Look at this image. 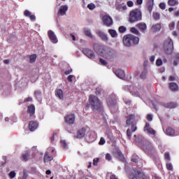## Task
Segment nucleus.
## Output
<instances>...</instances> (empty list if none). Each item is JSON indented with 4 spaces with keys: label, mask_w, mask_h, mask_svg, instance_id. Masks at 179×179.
Segmentation results:
<instances>
[{
    "label": "nucleus",
    "mask_w": 179,
    "mask_h": 179,
    "mask_svg": "<svg viewBox=\"0 0 179 179\" xmlns=\"http://www.w3.org/2000/svg\"><path fill=\"white\" fill-rule=\"evenodd\" d=\"M89 103L93 111H101L103 108L100 99L95 95L91 94L89 96Z\"/></svg>",
    "instance_id": "f257e3e1"
},
{
    "label": "nucleus",
    "mask_w": 179,
    "mask_h": 179,
    "mask_svg": "<svg viewBox=\"0 0 179 179\" xmlns=\"http://www.w3.org/2000/svg\"><path fill=\"white\" fill-rule=\"evenodd\" d=\"M106 160H108V162H110V160H111V155L110 153H107L106 155Z\"/></svg>",
    "instance_id": "4d7b16f0"
},
{
    "label": "nucleus",
    "mask_w": 179,
    "mask_h": 179,
    "mask_svg": "<svg viewBox=\"0 0 179 179\" xmlns=\"http://www.w3.org/2000/svg\"><path fill=\"white\" fill-rule=\"evenodd\" d=\"M60 143L62 146H63V148H68V144L66 143V141H65L64 140H62L60 141Z\"/></svg>",
    "instance_id": "49530a36"
},
{
    "label": "nucleus",
    "mask_w": 179,
    "mask_h": 179,
    "mask_svg": "<svg viewBox=\"0 0 179 179\" xmlns=\"http://www.w3.org/2000/svg\"><path fill=\"white\" fill-rule=\"evenodd\" d=\"M135 121V115H130L128 117V119L126 121L127 125H131L132 123Z\"/></svg>",
    "instance_id": "5701e85b"
},
{
    "label": "nucleus",
    "mask_w": 179,
    "mask_h": 179,
    "mask_svg": "<svg viewBox=\"0 0 179 179\" xmlns=\"http://www.w3.org/2000/svg\"><path fill=\"white\" fill-rule=\"evenodd\" d=\"M138 160H139V157L136 155H133L131 157V162L134 163H138Z\"/></svg>",
    "instance_id": "c9c22d12"
},
{
    "label": "nucleus",
    "mask_w": 179,
    "mask_h": 179,
    "mask_svg": "<svg viewBox=\"0 0 179 179\" xmlns=\"http://www.w3.org/2000/svg\"><path fill=\"white\" fill-rule=\"evenodd\" d=\"M67 10H68V6H66V5L62 6L59 8V13L62 16H64V15H65V13H66Z\"/></svg>",
    "instance_id": "6ab92c4d"
},
{
    "label": "nucleus",
    "mask_w": 179,
    "mask_h": 179,
    "mask_svg": "<svg viewBox=\"0 0 179 179\" xmlns=\"http://www.w3.org/2000/svg\"><path fill=\"white\" fill-rule=\"evenodd\" d=\"M166 108H176L177 107V103L176 102H169L164 104Z\"/></svg>",
    "instance_id": "b1692460"
},
{
    "label": "nucleus",
    "mask_w": 179,
    "mask_h": 179,
    "mask_svg": "<svg viewBox=\"0 0 179 179\" xmlns=\"http://www.w3.org/2000/svg\"><path fill=\"white\" fill-rule=\"evenodd\" d=\"M21 159H22V162H28L29 159H30L29 151H27L25 153L22 154Z\"/></svg>",
    "instance_id": "aec40b11"
},
{
    "label": "nucleus",
    "mask_w": 179,
    "mask_h": 179,
    "mask_svg": "<svg viewBox=\"0 0 179 179\" xmlns=\"http://www.w3.org/2000/svg\"><path fill=\"white\" fill-rule=\"evenodd\" d=\"M85 135L86 128L82 127L77 131L76 138H77V139H82V138H85Z\"/></svg>",
    "instance_id": "9d476101"
},
{
    "label": "nucleus",
    "mask_w": 179,
    "mask_h": 179,
    "mask_svg": "<svg viewBox=\"0 0 179 179\" xmlns=\"http://www.w3.org/2000/svg\"><path fill=\"white\" fill-rule=\"evenodd\" d=\"M130 31H131V33H133V34H136V36H141V33L135 27H131V29H130Z\"/></svg>",
    "instance_id": "473e14b6"
},
{
    "label": "nucleus",
    "mask_w": 179,
    "mask_h": 179,
    "mask_svg": "<svg viewBox=\"0 0 179 179\" xmlns=\"http://www.w3.org/2000/svg\"><path fill=\"white\" fill-rule=\"evenodd\" d=\"M102 22L107 27L113 26V18H111L110 15H103L102 17Z\"/></svg>",
    "instance_id": "6e6552de"
},
{
    "label": "nucleus",
    "mask_w": 179,
    "mask_h": 179,
    "mask_svg": "<svg viewBox=\"0 0 179 179\" xmlns=\"http://www.w3.org/2000/svg\"><path fill=\"white\" fill-rule=\"evenodd\" d=\"M24 16H27V17H29L31 15V13L29 11V10H26L24 13Z\"/></svg>",
    "instance_id": "3c124183"
},
{
    "label": "nucleus",
    "mask_w": 179,
    "mask_h": 179,
    "mask_svg": "<svg viewBox=\"0 0 179 179\" xmlns=\"http://www.w3.org/2000/svg\"><path fill=\"white\" fill-rule=\"evenodd\" d=\"M83 52L90 59H94V57H96L94 52L89 48L83 49Z\"/></svg>",
    "instance_id": "1a4fd4ad"
},
{
    "label": "nucleus",
    "mask_w": 179,
    "mask_h": 179,
    "mask_svg": "<svg viewBox=\"0 0 179 179\" xmlns=\"http://www.w3.org/2000/svg\"><path fill=\"white\" fill-rule=\"evenodd\" d=\"M160 29H162V24H156L152 25V30L154 32L159 31L160 30Z\"/></svg>",
    "instance_id": "cd10ccee"
},
{
    "label": "nucleus",
    "mask_w": 179,
    "mask_h": 179,
    "mask_svg": "<svg viewBox=\"0 0 179 179\" xmlns=\"http://www.w3.org/2000/svg\"><path fill=\"white\" fill-rule=\"evenodd\" d=\"M155 5V3L153 0H149L147 3V10L150 13H152V11L153 10V6Z\"/></svg>",
    "instance_id": "f3484780"
},
{
    "label": "nucleus",
    "mask_w": 179,
    "mask_h": 179,
    "mask_svg": "<svg viewBox=\"0 0 179 179\" xmlns=\"http://www.w3.org/2000/svg\"><path fill=\"white\" fill-rule=\"evenodd\" d=\"M169 89H171L172 92H177V90H178V85L176 83H170Z\"/></svg>",
    "instance_id": "4be33fe9"
},
{
    "label": "nucleus",
    "mask_w": 179,
    "mask_h": 179,
    "mask_svg": "<svg viewBox=\"0 0 179 179\" xmlns=\"http://www.w3.org/2000/svg\"><path fill=\"white\" fill-rule=\"evenodd\" d=\"M139 179H149V178H148V176H146V175L144 173H141Z\"/></svg>",
    "instance_id": "5fc2aeb1"
},
{
    "label": "nucleus",
    "mask_w": 179,
    "mask_h": 179,
    "mask_svg": "<svg viewBox=\"0 0 179 179\" xmlns=\"http://www.w3.org/2000/svg\"><path fill=\"white\" fill-rule=\"evenodd\" d=\"M168 4L169 6H174V5H178V1L177 0H169Z\"/></svg>",
    "instance_id": "f704fd0d"
},
{
    "label": "nucleus",
    "mask_w": 179,
    "mask_h": 179,
    "mask_svg": "<svg viewBox=\"0 0 179 179\" xmlns=\"http://www.w3.org/2000/svg\"><path fill=\"white\" fill-rule=\"evenodd\" d=\"M10 178H15L16 177V173L15 171H11L9 173Z\"/></svg>",
    "instance_id": "8fccbe9b"
},
{
    "label": "nucleus",
    "mask_w": 179,
    "mask_h": 179,
    "mask_svg": "<svg viewBox=\"0 0 179 179\" xmlns=\"http://www.w3.org/2000/svg\"><path fill=\"white\" fill-rule=\"evenodd\" d=\"M99 162H100L99 158H94L93 159V166H97V164L99 163Z\"/></svg>",
    "instance_id": "de8ad7c7"
},
{
    "label": "nucleus",
    "mask_w": 179,
    "mask_h": 179,
    "mask_svg": "<svg viewBox=\"0 0 179 179\" xmlns=\"http://www.w3.org/2000/svg\"><path fill=\"white\" fill-rule=\"evenodd\" d=\"M37 128H38V122L36 121H31L29 123V129L31 132L34 131Z\"/></svg>",
    "instance_id": "f8f14e48"
},
{
    "label": "nucleus",
    "mask_w": 179,
    "mask_h": 179,
    "mask_svg": "<svg viewBox=\"0 0 179 179\" xmlns=\"http://www.w3.org/2000/svg\"><path fill=\"white\" fill-rule=\"evenodd\" d=\"M29 17L31 20H36V15H31Z\"/></svg>",
    "instance_id": "774afa93"
},
{
    "label": "nucleus",
    "mask_w": 179,
    "mask_h": 179,
    "mask_svg": "<svg viewBox=\"0 0 179 179\" xmlns=\"http://www.w3.org/2000/svg\"><path fill=\"white\" fill-rule=\"evenodd\" d=\"M147 120L148 121H152V120H153V115H152V114H148L147 115Z\"/></svg>",
    "instance_id": "680f3d73"
},
{
    "label": "nucleus",
    "mask_w": 179,
    "mask_h": 179,
    "mask_svg": "<svg viewBox=\"0 0 179 179\" xmlns=\"http://www.w3.org/2000/svg\"><path fill=\"white\" fill-rule=\"evenodd\" d=\"M144 131H146L148 134H150V135L156 134V131H155V129L150 127V124L149 123L145 124V126L144 127Z\"/></svg>",
    "instance_id": "ddd939ff"
},
{
    "label": "nucleus",
    "mask_w": 179,
    "mask_h": 179,
    "mask_svg": "<svg viewBox=\"0 0 179 179\" xmlns=\"http://www.w3.org/2000/svg\"><path fill=\"white\" fill-rule=\"evenodd\" d=\"M27 177H29V175L27 174V170L24 169L23 170V179H27Z\"/></svg>",
    "instance_id": "c03bdc74"
},
{
    "label": "nucleus",
    "mask_w": 179,
    "mask_h": 179,
    "mask_svg": "<svg viewBox=\"0 0 179 179\" xmlns=\"http://www.w3.org/2000/svg\"><path fill=\"white\" fill-rule=\"evenodd\" d=\"M85 34L88 37H90V38H93V36L92 35V32H90V30L89 29H87L85 31Z\"/></svg>",
    "instance_id": "ea45409f"
},
{
    "label": "nucleus",
    "mask_w": 179,
    "mask_h": 179,
    "mask_svg": "<svg viewBox=\"0 0 179 179\" xmlns=\"http://www.w3.org/2000/svg\"><path fill=\"white\" fill-rule=\"evenodd\" d=\"M115 75L116 76H117V78H120V79H124L125 78V73L121 69L117 70L115 71Z\"/></svg>",
    "instance_id": "a211bd4d"
},
{
    "label": "nucleus",
    "mask_w": 179,
    "mask_h": 179,
    "mask_svg": "<svg viewBox=\"0 0 179 179\" xmlns=\"http://www.w3.org/2000/svg\"><path fill=\"white\" fill-rule=\"evenodd\" d=\"M117 10L121 11V10H127V5H124V4H119L117 7H116Z\"/></svg>",
    "instance_id": "7c9ffc66"
},
{
    "label": "nucleus",
    "mask_w": 179,
    "mask_h": 179,
    "mask_svg": "<svg viewBox=\"0 0 179 179\" xmlns=\"http://www.w3.org/2000/svg\"><path fill=\"white\" fill-rule=\"evenodd\" d=\"M98 36L101 38V39L103 41H107V40H108V38L107 37V36L106 35V34H104V32L101 31H99L97 32Z\"/></svg>",
    "instance_id": "a878e982"
},
{
    "label": "nucleus",
    "mask_w": 179,
    "mask_h": 179,
    "mask_svg": "<svg viewBox=\"0 0 179 179\" xmlns=\"http://www.w3.org/2000/svg\"><path fill=\"white\" fill-rule=\"evenodd\" d=\"M119 31L120 33H125V31H127V28L124 26H121L119 27Z\"/></svg>",
    "instance_id": "79ce46f5"
},
{
    "label": "nucleus",
    "mask_w": 179,
    "mask_h": 179,
    "mask_svg": "<svg viewBox=\"0 0 179 179\" xmlns=\"http://www.w3.org/2000/svg\"><path fill=\"white\" fill-rule=\"evenodd\" d=\"M29 62L30 64H34L36 62V59H37V55H31L29 56Z\"/></svg>",
    "instance_id": "2f4dec72"
},
{
    "label": "nucleus",
    "mask_w": 179,
    "mask_h": 179,
    "mask_svg": "<svg viewBox=\"0 0 179 179\" xmlns=\"http://www.w3.org/2000/svg\"><path fill=\"white\" fill-rule=\"evenodd\" d=\"M27 113L29 114L30 117H33V115H34V113H36V107H34V105H30L28 106Z\"/></svg>",
    "instance_id": "dca6fc26"
},
{
    "label": "nucleus",
    "mask_w": 179,
    "mask_h": 179,
    "mask_svg": "<svg viewBox=\"0 0 179 179\" xmlns=\"http://www.w3.org/2000/svg\"><path fill=\"white\" fill-rule=\"evenodd\" d=\"M131 129L132 132H135V131H136V129H137L136 124H131Z\"/></svg>",
    "instance_id": "052dcab7"
},
{
    "label": "nucleus",
    "mask_w": 179,
    "mask_h": 179,
    "mask_svg": "<svg viewBox=\"0 0 179 179\" xmlns=\"http://www.w3.org/2000/svg\"><path fill=\"white\" fill-rule=\"evenodd\" d=\"M127 5L129 6V8H132V6H134V1H128Z\"/></svg>",
    "instance_id": "864d4df0"
},
{
    "label": "nucleus",
    "mask_w": 179,
    "mask_h": 179,
    "mask_svg": "<svg viewBox=\"0 0 179 179\" xmlns=\"http://www.w3.org/2000/svg\"><path fill=\"white\" fill-rule=\"evenodd\" d=\"M127 135L129 139H131V138L132 136V132H131V129H128L127 130Z\"/></svg>",
    "instance_id": "09e8293b"
},
{
    "label": "nucleus",
    "mask_w": 179,
    "mask_h": 179,
    "mask_svg": "<svg viewBox=\"0 0 179 179\" xmlns=\"http://www.w3.org/2000/svg\"><path fill=\"white\" fill-rule=\"evenodd\" d=\"M99 143V145H104V143H106V140L104 139V138L101 137L100 138Z\"/></svg>",
    "instance_id": "bf43d9fd"
},
{
    "label": "nucleus",
    "mask_w": 179,
    "mask_h": 179,
    "mask_svg": "<svg viewBox=\"0 0 179 179\" xmlns=\"http://www.w3.org/2000/svg\"><path fill=\"white\" fill-rule=\"evenodd\" d=\"M116 156L117 157H118V159H120V160H122V159H124V155H122V152L120 151L117 152Z\"/></svg>",
    "instance_id": "4c0bfd02"
},
{
    "label": "nucleus",
    "mask_w": 179,
    "mask_h": 179,
    "mask_svg": "<svg viewBox=\"0 0 179 179\" xmlns=\"http://www.w3.org/2000/svg\"><path fill=\"white\" fill-rule=\"evenodd\" d=\"M56 96L59 97V99H64V92H62V90L58 89L55 91Z\"/></svg>",
    "instance_id": "bb28decb"
},
{
    "label": "nucleus",
    "mask_w": 179,
    "mask_h": 179,
    "mask_svg": "<svg viewBox=\"0 0 179 179\" xmlns=\"http://www.w3.org/2000/svg\"><path fill=\"white\" fill-rule=\"evenodd\" d=\"M159 8H160V9H162V10H164V9H166V3H161L159 4Z\"/></svg>",
    "instance_id": "6e6d98bb"
},
{
    "label": "nucleus",
    "mask_w": 179,
    "mask_h": 179,
    "mask_svg": "<svg viewBox=\"0 0 179 179\" xmlns=\"http://www.w3.org/2000/svg\"><path fill=\"white\" fill-rule=\"evenodd\" d=\"M107 104L108 107H114V106L116 104V102L113 99H111V98H108L107 99Z\"/></svg>",
    "instance_id": "c85d7f7f"
},
{
    "label": "nucleus",
    "mask_w": 179,
    "mask_h": 179,
    "mask_svg": "<svg viewBox=\"0 0 179 179\" xmlns=\"http://www.w3.org/2000/svg\"><path fill=\"white\" fill-rule=\"evenodd\" d=\"M166 135H169V136H174L176 131L171 127H168L166 130Z\"/></svg>",
    "instance_id": "393cba45"
},
{
    "label": "nucleus",
    "mask_w": 179,
    "mask_h": 179,
    "mask_svg": "<svg viewBox=\"0 0 179 179\" xmlns=\"http://www.w3.org/2000/svg\"><path fill=\"white\" fill-rule=\"evenodd\" d=\"M141 174H142V172L139 171H135L134 173H131L129 176V178L130 179H139L141 177Z\"/></svg>",
    "instance_id": "4468645a"
},
{
    "label": "nucleus",
    "mask_w": 179,
    "mask_h": 179,
    "mask_svg": "<svg viewBox=\"0 0 179 179\" xmlns=\"http://www.w3.org/2000/svg\"><path fill=\"white\" fill-rule=\"evenodd\" d=\"M163 50L166 55H171L173 54V51H174V44L171 38H167L164 41Z\"/></svg>",
    "instance_id": "39448f33"
},
{
    "label": "nucleus",
    "mask_w": 179,
    "mask_h": 179,
    "mask_svg": "<svg viewBox=\"0 0 179 179\" xmlns=\"http://www.w3.org/2000/svg\"><path fill=\"white\" fill-rule=\"evenodd\" d=\"M166 169L170 171H173V164L171 163H166Z\"/></svg>",
    "instance_id": "a19ab883"
},
{
    "label": "nucleus",
    "mask_w": 179,
    "mask_h": 179,
    "mask_svg": "<svg viewBox=\"0 0 179 179\" xmlns=\"http://www.w3.org/2000/svg\"><path fill=\"white\" fill-rule=\"evenodd\" d=\"M93 48L95 52H96V54L101 57H104V55H107V54H108V49H106L103 45L97 43L94 44Z\"/></svg>",
    "instance_id": "423d86ee"
},
{
    "label": "nucleus",
    "mask_w": 179,
    "mask_h": 179,
    "mask_svg": "<svg viewBox=\"0 0 179 179\" xmlns=\"http://www.w3.org/2000/svg\"><path fill=\"white\" fill-rule=\"evenodd\" d=\"M136 142L137 145L145 152H152V150L154 149L152 143L149 142L148 141L143 140L141 137L136 138Z\"/></svg>",
    "instance_id": "f03ea898"
},
{
    "label": "nucleus",
    "mask_w": 179,
    "mask_h": 179,
    "mask_svg": "<svg viewBox=\"0 0 179 179\" xmlns=\"http://www.w3.org/2000/svg\"><path fill=\"white\" fill-rule=\"evenodd\" d=\"M169 80L170 82H174V80H176V77H174V76H171L169 77Z\"/></svg>",
    "instance_id": "338daca9"
},
{
    "label": "nucleus",
    "mask_w": 179,
    "mask_h": 179,
    "mask_svg": "<svg viewBox=\"0 0 179 179\" xmlns=\"http://www.w3.org/2000/svg\"><path fill=\"white\" fill-rule=\"evenodd\" d=\"M29 101H33V98H31L30 96L27 97V99H24V103H27Z\"/></svg>",
    "instance_id": "e2e57ef3"
},
{
    "label": "nucleus",
    "mask_w": 179,
    "mask_h": 179,
    "mask_svg": "<svg viewBox=\"0 0 179 179\" xmlns=\"http://www.w3.org/2000/svg\"><path fill=\"white\" fill-rule=\"evenodd\" d=\"M165 160L170 161V154L169 152H166L164 155Z\"/></svg>",
    "instance_id": "603ef678"
},
{
    "label": "nucleus",
    "mask_w": 179,
    "mask_h": 179,
    "mask_svg": "<svg viewBox=\"0 0 179 179\" xmlns=\"http://www.w3.org/2000/svg\"><path fill=\"white\" fill-rule=\"evenodd\" d=\"M148 74V69H146L145 66H144L143 71L140 75L141 79H145L146 78V75Z\"/></svg>",
    "instance_id": "c756f323"
},
{
    "label": "nucleus",
    "mask_w": 179,
    "mask_h": 179,
    "mask_svg": "<svg viewBox=\"0 0 179 179\" xmlns=\"http://www.w3.org/2000/svg\"><path fill=\"white\" fill-rule=\"evenodd\" d=\"M139 43V38L132 34H127L123 37V44L125 47H131Z\"/></svg>",
    "instance_id": "7ed1b4c3"
},
{
    "label": "nucleus",
    "mask_w": 179,
    "mask_h": 179,
    "mask_svg": "<svg viewBox=\"0 0 179 179\" xmlns=\"http://www.w3.org/2000/svg\"><path fill=\"white\" fill-rule=\"evenodd\" d=\"M73 80V75H70V76H69V77L67 78V80H68L69 82H72Z\"/></svg>",
    "instance_id": "69168bd1"
},
{
    "label": "nucleus",
    "mask_w": 179,
    "mask_h": 179,
    "mask_svg": "<svg viewBox=\"0 0 179 179\" xmlns=\"http://www.w3.org/2000/svg\"><path fill=\"white\" fill-rule=\"evenodd\" d=\"M34 96H35V97H40V96H41V91H40V90H36L35 92H34Z\"/></svg>",
    "instance_id": "a18cd8bd"
},
{
    "label": "nucleus",
    "mask_w": 179,
    "mask_h": 179,
    "mask_svg": "<svg viewBox=\"0 0 179 179\" xmlns=\"http://www.w3.org/2000/svg\"><path fill=\"white\" fill-rule=\"evenodd\" d=\"M157 66H162L163 65V61L161 59H158L156 62Z\"/></svg>",
    "instance_id": "37998d69"
},
{
    "label": "nucleus",
    "mask_w": 179,
    "mask_h": 179,
    "mask_svg": "<svg viewBox=\"0 0 179 179\" xmlns=\"http://www.w3.org/2000/svg\"><path fill=\"white\" fill-rule=\"evenodd\" d=\"M53 159H54V157L52 155H48V152H46L45 153L44 158H43V160H44L45 163L48 162H51V161L53 160Z\"/></svg>",
    "instance_id": "412c9836"
},
{
    "label": "nucleus",
    "mask_w": 179,
    "mask_h": 179,
    "mask_svg": "<svg viewBox=\"0 0 179 179\" xmlns=\"http://www.w3.org/2000/svg\"><path fill=\"white\" fill-rule=\"evenodd\" d=\"M75 120H76V117L73 113L68 114L64 117V122L69 125H73L75 123Z\"/></svg>",
    "instance_id": "0eeeda50"
},
{
    "label": "nucleus",
    "mask_w": 179,
    "mask_h": 179,
    "mask_svg": "<svg viewBox=\"0 0 179 179\" xmlns=\"http://www.w3.org/2000/svg\"><path fill=\"white\" fill-rule=\"evenodd\" d=\"M87 8L90 9V10H93V9L96 8V5H94L93 3H91L87 5Z\"/></svg>",
    "instance_id": "58836bf2"
},
{
    "label": "nucleus",
    "mask_w": 179,
    "mask_h": 179,
    "mask_svg": "<svg viewBox=\"0 0 179 179\" xmlns=\"http://www.w3.org/2000/svg\"><path fill=\"white\" fill-rule=\"evenodd\" d=\"M136 27L140 29L142 33H145L146 31V29H148V25H146L145 23L140 22L136 25Z\"/></svg>",
    "instance_id": "2eb2a0df"
},
{
    "label": "nucleus",
    "mask_w": 179,
    "mask_h": 179,
    "mask_svg": "<svg viewBox=\"0 0 179 179\" xmlns=\"http://www.w3.org/2000/svg\"><path fill=\"white\" fill-rule=\"evenodd\" d=\"M142 20V12L141 10L136 8L129 13V22L130 23H135Z\"/></svg>",
    "instance_id": "20e7f679"
},
{
    "label": "nucleus",
    "mask_w": 179,
    "mask_h": 179,
    "mask_svg": "<svg viewBox=\"0 0 179 179\" xmlns=\"http://www.w3.org/2000/svg\"><path fill=\"white\" fill-rule=\"evenodd\" d=\"M108 33H109V34H110L111 37H113V38H115L117 36V31H115L114 29H109Z\"/></svg>",
    "instance_id": "72a5a7b5"
},
{
    "label": "nucleus",
    "mask_w": 179,
    "mask_h": 179,
    "mask_svg": "<svg viewBox=\"0 0 179 179\" xmlns=\"http://www.w3.org/2000/svg\"><path fill=\"white\" fill-rule=\"evenodd\" d=\"M101 88H96L95 91V94L99 95L101 94Z\"/></svg>",
    "instance_id": "13d9d810"
},
{
    "label": "nucleus",
    "mask_w": 179,
    "mask_h": 179,
    "mask_svg": "<svg viewBox=\"0 0 179 179\" xmlns=\"http://www.w3.org/2000/svg\"><path fill=\"white\" fill-rule=\"evenodd\" d=\"M48 36L53 44H57V43H58V38H57V36H55L54 31L52 30L48 31Z\"/></svg>",
    "instance_id": "9b49d317"
},
{
    "label": "nucleus",
    "mask_w": 179,
    "mask_h": 179,
    "mask_svg": "<svg viewBox=\"0 0 179 179\" xmlns=\"http://www.w3.org/2000/svg\"><path fill=\"white\" fill-rule=\"evenodd\" d=\"M152 17H153V19H155V20H160V13H153Z\"/></svg>",
    "instance_id": "e433bc0d"
},
{
    "label": "nucleus",
    "mask_w": 179,
    "mask_h": 179,
    "mask_svg": "<svg viewBox=\"0 0 179 179\" xmlns=\"http://www.w3.org/2000/svg\"><path fill=\"white\" fill-rule=\"evenodd\" d=\"M99 61H100L101 65H107V62L106 60L101 58V59H99Z\"/></svg>",
    "instance_id": "0e129e2a"
}]
</instances>
